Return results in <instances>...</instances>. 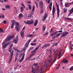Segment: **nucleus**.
<instances>
[{"label":"nucleus","mask_w":73,"mask_h":73,"mask_svg":"<svg viewBox=\"0 0 73 73\" xmlns=\"http://www.w3.org/2000/svg\"><path fill=\"white\" fill-rule=\"evenodd\" d=\"M10 46V47L8 49L9 50V52L11 53L10 56V58L9 59V64H10V62L12 61V57H13V52H14V51L13 50L11 52V51H12V46H13V44H11Z\"/></svg>","instance_id":"1"},{"label":"nucleus","mask_w":73,"mask_h":73,"mask_svg":"<svg viewBox=\"0 0 73 73\" xmlns=\"http://www.w3.org/2000/svg\"><path fill=\"white\" fill-rule=\"evenodd\" d=\"M39 5L40 7V8L41 10L40 11V14L41 13H43L44 11L42 9L43 7H44L43 3L42 2V1H40V2L39 3Z\"/></svg>","instance_id":"2"},{"label":"nucleus","mask_w":73,"mask_h":73,"mask_svg":"<svg viewBox=\"0 0 73 73\" xmlns=\"http://www.w3.org/2000/svg\"><path fill=\"white\" fill-rule=\"evenodd\" d=\"M51 51H52V50L51 49L50 50H49V51L50 52L49 53L50 54V55L49 57L50 58V60H49L48 61V63H52V52H51Z\"/></svg>","instance_id":"3"},{"label":"nucleus","mask_w":73,"mask_h":73,"mask_svg":"<svg viewBox=\"0 0 73 73\" xmlns=\"http://www.w3.org/2000/svg\"><path fill=\"white\" fill-rule=\"evenodd\" d=\"M6 41H5L2 44L3 48H5L10 44V42H8L6 43Z\"/></svg>","instance_id":"4"},{"label":"nucleus","mask_w":73,"mask_h":73,"mask_svg":"<svg viewBox=\"0 0 73 73\" xmlns=\"http://www.w3.org/2000/svg\"><path fill=\"white\" fill-rule=\"evenodd\" d=\"M14 38V35H13L10 36H8L6 39V41H10L11 39Z\"/></svg>","instance_id":"5"},{"label":"nucleus","mask_w":73,"mask_h":73,"mask_svg":"<svg viewBox=\"0 0 73 73\" xmlns=\"http://www.w3.org/2000/svg\"><path fill=\"white\" fill-rule=\"evenodd\" d=\"M68 34V33L66 31H64L63 34L62 35L61 37H65Z\"/></svg>","instance_id":"6"},{"label":"nucleus","mask_w":73,"mask_h":73,"mask_svg":"<svg viewBox=\"0 0 73 73\" xmlns=\"http://www.w3.org/2000/svg\"><path fill=\"white\" fill-rule=\"evenodd\" d=\"M57 5V17H59V15L60 14V9H59V6L56 4Z\"/></svg>","instance_id":"7"},{"label":"nucleus","mask_w":73,"mask_h":73,"mask_svg":"<svg viewBox=\"0 0 73 73\" xmlns=\"http://www.w3.org/2000/svg\"><path fill=\"white\" fill-rule=\"evenodd\" d=\"M18 38H16L13 40V42H14V43H15V44H17V43L18 42Z\"/></svg>","instance_id":"8"},{"label":"nucleus","mask_w":73,"mask_h":73,"mask_svg":"<svg viewBox=\"0 0 73 73\" xmlns=\"http://www.w3.org/2000/svg\"><path fill=\"white\" fill-rule=\"evenodd\" d=\"M25 52H24L23 53V56L22 57L19 61L20 62H21L23 61L24 58V57H25Z\"/></svg>","instance_id":"9"},{"label":"nucleus","mask_w":73,"mask_h":73,"mask_svg":"<svg viewBox=\"0 0 73 73\" xmlns=\"http://www.w3.org/2000/svg\"><path fill=\"white\" fill-rule=\"evenodd\" d=\"M20 33L22 38H23L24 37V31L21 32Z\"/></svg>","instance_id":"10"},{"label":"nucleus","mask_w":73,"mask_h":73,"mask_svg":"<svg viewBox=\"0 0 73 73\" xmlns=\"http://www.w3.org/2000/svg\"><path fill=\"white\" fill-rule=\"evenodd\" d=\"M73 12V7L72 8L70 11V13H69V15H68V16H70V15Z\"/></svg>","instance_id":"11"},{"label":"nucleus","mask_w":73,"mask_h":73,"mask_svg":"<svg viewBox=\"0 0 73 73\" xmlns=\"http://www.w3.org/2000/svg\"><path fill=\"white\" fill-rule=\"evenodd\" d=\"M28 45H27V44H25V47L24 48L22 49V50L23 51H25V50L26 49H27V48H28Z\"/></svg>","instance_id":"12"},{"label":"nucleus","mask_w":73,"mask_h":73,"mask_svg":"<svg viewBox=\"0 0 73 73\" xmlns=\"http://www.w3.org/2000/svg\"><path fill=\"white\" fill-rule=\"evenodd\" d=\"M34 11H35V7H34L33 8V9L32 11L30 13V15H33V13H34Z\"/></svg>","instance_id":"13"},{"label":"nucleus","mask_w":73,"mask_h":73,"mask_svg":"<svg viewBox=\"0 0 73 73\" xmlns=\"http://www.w3.org/2000/svg\"><path fill=\"white\" fill-rule=\"evenodd\" d=\"M52 2H50V5H49V7L50 10H52Z\"/></svg>","instance_id":"14"},{"label":"nucleus","mask_w":73,"mask_h":73,"mask_svg":"<svg viewBox=\"0 0 73 73\" xmlns=\"http://www.w3.org/2000/svg\"><path fill=\"white\" fill-rule=\"evenodd\" d=\"M24 23H25L26 24H28V25H29V24H30V21H27V22H26L25 21H24Z\"/></svg>","instance_id":"15"},{"label":"nucleus","mask_w":73,"mask_h":73,"mask_svg":"<svg viewBox=\"0 0 73 73\" xmlns=\"http://www.w3.org/2000/svg\"><path fill=\"white\" fill-rule=\"evenodd\" d=\"M57 33H58V31H57L56 32H55L53 34H51L50 35V36H53L54 35H55L56 34H57Z\"/></svg>","instance_id":"16"},{"label":"nucleus","mask_w":73,"mask_h":73,"mask_svg":"<svg viewBox=\"0 0 73 73\" xmlns=\"http://www.w3.org/2000/svg\"><path fill=\"white\" fill-rule=\"evenodd\" d=\"M55 12V9H52V17L53 18L54 17V15Z\"/></svg>","instance_id":"17"},{"label":"nucleus","mask_w":73,"mask_h":73,"mask_svg":"<svg viewBox=\"0 0 73 73\" xmlns=\"http://www.w3.org/2000/svg\"><path fill=\"white\" fill-rule=\"evenodd\" d=\"M68 62V60H63V62H64V64H67Z\"/></svg>","instance_id":"18"},{"label":"nucleus","mask_w":73,"mask_h":73,"mask_svg":"<svg viewBox=\"0 0 73 73\" xmlns=\"http://www.w3.org/2000/svg\"><path fill=\"white\" fill-rule=\"evenodd\" d=\"M38 24V20H37L36 21H35L34 23V26L36 27Z\"/></svg>","instance_id":"19"},{"label":"nucleus","mask_w":73,"mask_h":73,"mask_svg":"<svg viewBox=\"0 0 73 73\" xmlns=\"http://www.w3.org/2000/svg\"><path fill=\"white\" fill-rule=\"evenodd\" d=\"M23 15H22V14L20 13L19 15V19H21V18H22V17H23Z\"/></svg>","instance_id":"20"},{"label":"nucleus","mask_w":73,"mask_h":73,"mask_svg":"<svg viewBox=\"0 0 73 73\" xmlns=\"http://www.w3.org/2000/svg\"><path fill=\"white\" fill-rule=\"evenodd\" d=\"M70 6L69 3H65V7H69Z\"/></svg>","instance_id":"21"},{"label":"nucleus","mask_w":73,"mask_h":73,"mask_svg":"<svg viewBox=\"0 0 73 73\" xmlns=\"http://www.w3.org/2000/svg\"><path fill=\"white\" fill-rule=\"evenodd\" d=\"M38 49V47L36 48L34 50L31 52V53H33V52H36V50H37Z\"/></svg>","instance_id":"22"},{"label":"nucleus","mask_w":73,"mask_h":73,"mask_svg":"<svg viewBox=\"0 0 73 73\" xmlns=\"http://www.w3.org/2000/svg\"><path fill=\"white\" fill-rule=\"evenodd\" d=\"M24 11V7H21V12H23V11Z\"/></svg>","instance_id":"23"},{"label":"nucleus","mask_w":73,"mask_h":73,"mask_svg":"<svg viewBox=\"0 0 73 73\" xmlns=\"http://www.w3.org/2000/svg\"><path fill=\"white\" fill-rule=\"evenodd\" d=\"M15 24L16 25V27H19V25H20V24H19V23H18V22H15Z\"/></svg>","instance_id":"24"},{"label":"nucleus","mask_w":73,"mask_h":73,"mask_svg":"<svg viewBox=\"0 0 73 73\" xmlns=\"http://www.w3.org/2000/svg\"><path fill=\"white\" fill-rule=\"evenodd\" d=\"M62 33H59V34H57L56 36L55 37H58V36H60V35H62Z\"/></svg>","instance_id":"25"},{"label":"nucleus","mask_w":73,"mask_h":73,"mask_svg":"<svg viewBox=\"0 0 73 73\" xmlns=\"http://www.w3.org/2000/svg\"><path fill=\"white\" fill-rule=\"evenodd\" d=\"M33 23H34V21L33 20L30 21V24H33Z\"/></svg>","instance_id":"26"},{"label":"nucleus","mask_w":73,"mask_h":73,"mask_svg":"<svg viewBox=\"0 0 73 73\" xmlns=\"http://www.w3.org/2000/svg\"><path fill=\"white\" fill-rule=\"evenodd\" d=\"M45 19H46V14H45V16H44V17L43 18L42 21H44Z\"/></svg>","instance_id":"27"},{"label":"nucleus","mask_w":73,"mask_h":73,"mask_svg":"<svg viewBox=\"0 0 73 73\" xmlns=\"http://www.w3.org/2000/svg\"><path fill=\"white\" fill-rule=\"evenodd\" d=\"M43 68H41L40 69V73H43Z\"/></svg>","instance_id":"28"},{"label":"nucleus","mask_w":73,"mask_h":73,"mask_svg":"<svg viewBox=\"0 0 73 73\" xmlns=\"http://www.w3.org/2000/svg\"><path fill=\"white\" fill-rule=\"evenodd\" d=\"M31 40H29L28 42H27L25 44L28 46L29 45V42H30Z\"/></svg>","instance_id":"29"},{"label":"nucleus","mask_w":73,"mask_h":73,"mask_svg":"<svg viewBox=\"0 0 73 73\" xmlns=\"http://www.w3.org/2000/svg\"><path fill=\"white\" fill-rule=\"evenodd\" d=\"M42 29L43 31H45V26L43 25Z\"/></svg>","instance_id":"30"},{"label":"nucleus","mask_w":73,"mask_h":73,"mask_svg":"<svg viewBox=\"0 0 73 73\" xmlns=\"http://www.w3.org/2000/svg\"><path fill=\"white\" fill-rule=\"evenodd\" d=\"M58 55V54H55V56H54V60H56Z\"/></svg>","instance_id":"31"},{"label":"nucleus","mask_w":73,"mask_h":73,"mask_svg":"<svg viewBox=\"0 0 73 73\" xmlns=\"http://www.w3.org/2000/svg\"><path fill=\"white\" fill-rule=\"evenodd\" d=\"M5 7L7 9H10V6L9 5H6Z\"/></svg>","instance_id":"32"},{"label":"nucleus","mask_w":73,"mask_h":73,"mask_svg":"<svg viewBox=\"0 0 73 73\" xmlns=\"http://www.w3.org/2000/svg\"><path fill=\"white\" fill-rule=\"evenodd\" d=\"M14 23L13 22L12 23V24H11V29H12L14 27V26H13V25H14Z\"/></svg>","instance_id":"33"},{"label":"nucleus","mask_w":73,"mask_h":73,"mask_svg":"<svg viewBox=\"0 0 73 73\" xmlns=\"http://www.w3.org/2000/svg\"><path fill=\"white\" fill-rule=\"evenodd\" d=\"M64 13H66V11H67V9L66 8H64Z\"/></svg>","instance_id":"34"},{"label":"nucleus","mask_w":73,"mask_h":73,"mask_svg":"<svg viewBox=\"0 0 73 73\" xmlns=\"http://www.w3.org/2000/svg\"><path fill=\"white\" fill-rule=\"evenodd\" d=\"M32 73H36L35 72V69L33 68H32Z\"/></svg>","instance_id":"35"},{"label":"nucleus","mask_w":73,"mask_h":73,"mask_svg":"<svg viewBox=\"0 0 73 73\" xmlns=\"http://www.w3.org/2000/svg\"><path fill=\"white\" fill-rule=\"evenodd\" d=\"M0 31H1L0 32V33H1V32H4V31H3V29L2 28H0Z\"/></svg>","instance_id":"36"},{"label":"nucleus","mask_w":73,"mask_h":73,"mask_svg":"<svg viewBox=\"0 0 73 73\" xmlns=\"http://www.w3.org/2000/svg\"><path fill=\"white\" fill-rule=\"evenodd\" d=\"M64 19H67V20H72V19L71 18H68L67 17H64Z\"/></svg>","instance_id":"37"},{"label":"nucleus","mask_w":73,"mask_h":73,"mask_svg":"<svg viewBox=\"0 0 73 73\" xmlns=\"http://www.w3.org/2000/svg\"><path fill=\"white\" fill-rule=\"evenodd\" d=\"M73 70V66H72L71 68H70V71H72Z\"/></svg>","instance_id":"38"},{"label":"nucleus","mask_w":73,"mask_h":73,"mask_svg":"<svg viewBox=\"0 0 73 73\" xmlns=\"http://www.w3.org/2000/svg\"><path fill=\"white\" fill-rule=\"evenodd\" d=\"M19 26H16L15 27V28H16V31H19Z\"/></svg>","instance_id":"39"},{"label":"nucleus","mask_w":73,"mask_h":73,"mask_svg":"<svg viewBox=\"0 0 73 73\" xmlns=\"http://www.w3.org/2000/svg\"><path fill=\"white\" fill-rule=\"evenodd\" d=\"M31 45L34 46V45H36V43H32L31 44Z\"/></svg>","instance_id":"40"},{"label":"nucleus","mask_w":73,"mask_h":73,"mask_svg":"<svg viewBox=\"0 0 73 73\" xmlns=\"http://www.w3.org/2000/svg\"><path fill=\"white\" fill-rule=\"evenodd\" d=\"M21 5H22V7H23L24 8H25V5H24V4H23V3H21Z\"/></svg>","instance_id":"41"},{"label":"nucleus","mask_w":73,"mask_h":73,"mask_svg":"<svg viewBox=\"0 0 73 73\" xmlns=\"http://www.w3.org/2000/svg\"><path fill=\"white\" fill-rule=\"evenodd\" d=\"M29 8V9L31 10V5H28Z\"/></svg>","instance_id":"42"},{"label":"nucleus","mask_w":73,"mask_h":73,"mask_svg":"<svg viewBox=\"0 0 73 73\" xmlns=\"http://www.w3.org/2000/svg\"><path fill=\"white\" fill-rule=\"evenodd\" d=\"M61 51H60L59 54L58 55L59 56V58H61V57H60V56H61Z\"/></svg>","instance_id":"43"},{"label":"nucleus","mask_w":73,"mask_h":73,"mask_svg":"<svg viewBox=\"0 0 73 73\" xmlns=\"http://www.w3.org/2000/svg\"><path fill=\"white\" fill-rule=\"evenodd\" d=\"M34 2L36 4V7H38V4H37V3H36V1H35Z\"/></svg>","instance_id":"44"},{"label":"nucleus","mask_w":73,"mask_h":73,"mask_svg":"<svg viewBox=\"0 0 73 73\" xmlns=\"http://www.w3.org/2000/svg\"><path fill=\"white\" fill-rule=\"evenodd\" d=\"M33 54L30 55L31 56V57H32V56H34V55H35V52H33Z\"/></svg>","instance_id":"45"},{"label":"nucleus","mask_w":73,"mask_h":73,"mask_svg":"<svg viewBox=\"0 0 73 73\" xmlns=\"http://www.w3.org/2000/svg\"><path fill=\"white\" fill-rule=\"evenodd\" d=\"M34 66H38V64H37V63H35L33 65Z\"/></svg>","instance_id":"46"},{"label":"nucleus","mask_w":73,"mask_h":73,"mask_svg":"<svg viewBox=\"0 0 73 73\" xmlns=\"http://www.w3.org/2000/svg\"><path fill=\"white\" fill-rule=\"evenodd\" d=\"M58 42H58L56 43L55 44H53V46H56V45H57V44L58 43Z\"/></svg>","instance_id":"47"},{"label":"nucleus","mask_w":73,"mask_h":73,"mask_svg":"<svg viewBox=\"0 0 73 73\" xmlns=\"http://www.w3.org/2000/svg\"><path fill=\"white\" fill-rule=\"evenodd\" d=\"M68 4H69V5L70 6V5H72V4H73V2L68 3Z\"/></svg>","instance_id":"48"},{"label":"nucleus","mask_w":73,"mask_h":73,"mask_svg":"<svg viewBox=\"0 0 73 73\" xmlns=\"http://www.w3.org/2000/svg\"><path fill=\"white\" fill-rule=\"evenodd\" d=\"M60 4L62 5H63L62 2V1H63V0H60Z\"/></svg>","instance_id":"49"},{"label":"nucleus","mask_w":73,"mask_h":73,"mask_svg":"<svg viewBox=\"0 0 73 73\" xmlns=\"http://www.w3.org/2000/svg\"><path fill=\"white\" fill-rule=\"evenodd\" d=\"M31 57H32V56L30 55L29 56L28 58H27L28 60H29V58H31Z\"/></svg>","instance_id":"50"},{"label":"nucleus","mask_w":73,"mask_h":73,"mask_svg":"<svg viewBox=\"0 0 73 73\" xmlns=\"http://www.w3.org/2000/svg\"><path fill=\"white\" fill-rule=\"evenodd\" d=\"M29 37H34V36L32 35H29Z\"/></svg>","instance_id":"51"},{"label":"nucleus","mask_w":73,"mask_h":73,"mask_svg":"<svg viewBox=\"0 0 73 73\" xmlns=\"http://www.w3.org/2000/svg\"><path fill=\"white\" fill-rule=\"evenodd\" d=\"M48 2H47V3L48 4H49V3H50V0H48ZM46 1H47V0H46Z\"/></svg>","instance_id":"52"},{"label":"nucleus","mask_w":73,"mask_h":73,"mask_svg":"<svg viewBox=\"0 0 73 73\" xmlns=\"http://www.w3.org/2000/svg\"><path fill=\"white\" fill-rule=\"evenodd\" d=\"M53 32V28H52L51 29V30L50 31V33H52Z\"/></svg>","instance_id":"53"},{"label":"nucleus","mask_w":73,"mask_h":73,"mask_svg":"<svg viewBox=\"0 0 73 73\" xmlns=\"http://www.w3.org/2000/svg\"><path fill=\"white\" fill-rule=\"evenodd\" d=\"M50 46V44H46V47L47 46Z\"/></svg>","instance_id":"54"},{"label":"nucleus","mask_w":73,"mask_h":73,"mask_svg":"<svg viewBox=\"0 0 73 73\" xmlns=\"http://www.w3.org/2000/svg\"><path fill=\"white\" fill-rule=\"evenodd\" d=\"M60 64H59L58 66L56 68V69H59L60 68Z\"/></svg>","instance_id":"55"},{"label":"nucleus","mask_w":73,"mask_h":73,"mask_svg":"<svg viewBox=\"0 0 73 73\" xmlns=\"http://www.w3.org/2000/svg\"><path fill=\"white\" fill-rule=\"evenodd\" d=\"M3 23H4V24H7L6 20H5L3 21Z\"/></svg>","instance_id":"56"},{"label":"nucleus","mask_w":73,"mask_h":73,"mask_svg":"<svg viewBox=\"0 0 73 73\" xmlns=\"http://www.w3.org/2000/svg\"><path fill=\"white\" fill-rule=\"evenodd\" d=\"M2 17L3 19H4V17H5L4 15H3L2 14H1Z\"/></svg>","instance_id":"57"},{"label":"nucleus","mask_w":73,"mask_h":73,"mask_svg":"<svg viewBox=\"0 0 73 73\" xmlns=\"http://www.w3.org/2000/svg\"><path fill=\"white\" fill-rule=\"evenodd\" d=\"M45 47H46V44H44L42 47V48H44Z\"/></svg>","instance_id":"58"},{"label":"nucleus","mask_w":73,"mask_h":73,"mask_svg":"<svg viewBox=\"0 0 73 73\" xmlns=\"http://www.w3.org/2000/svg\"><path fill=\"white\" fill-rule=\"evenodd\" d=\"M36 60V58H34L33 59H31V60Z\"/></svg>","instance_id":"59"},{"label":"nucleus","mask_w":73,"mask_h":73,"mask_svg":"<svg viewBox=\"0 0 73 73\" xmlns=\"http://www.w3.org/2000/svg\"><path fill=\"white\" fill-rule=\"evenodd\" d=\"M19 56V54L17 53L16 54V57H17Z\"/></svg>","instance_id":"60"},{"label":"nucleus","mask_w":73,"mask_h":73,"mask_svg":"<svg viewBox=\"0 0 73 73\" xmlns=\"http://www.w3.org/2000/svg\"><path fill=\"white\" fill-rule=\"evenodd\" d=\"M44 66L46 67V62H45L44 63Z\"/></svg>","instance_id":"61"},{"label":"nucleus","mask_w":73,"mask_h":73,"mask_svg":"<svg viewBox=\"0 0 73 73\" xmlns=\"http://www.w3.org/2000/svg\"><path fill=\"white\" fill-rule=\"evenodd\" d=\"M34 48V47H32L31 48H30V50H29V51H30V50H32V49H33V48Z\"/></svg>","instance_id":"62"},{"label":"nucleus","mask_w":73,"mask_h":73,"mask_svg":"<svg viewBox=\"0 0 73 73\" xmlns=\"http://www.w3.org/2000/svg\"><path fill=\"white\" fill-rule=\"evenodd\" d=\"M36 41H37V39H35L33 40V42H36Z\"/></svg>","instance_id":"63"},{"label":"nucleus","mask_w":73,"mask_h":73,"mask_svg":"<svg viewBox=\"0 0 73 73\" xmlns=\"http://www.w3.org/2000/svg\"><path fill=\"white\" fill-rule=\"evenodd\" d=\"M17 53H20V50H19L18 49L17 50Z\"/></svg>","instance_id":"64"}]
</instances>
